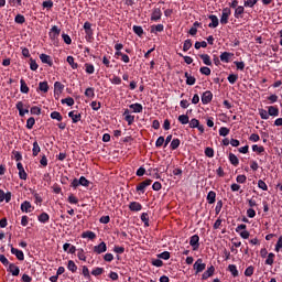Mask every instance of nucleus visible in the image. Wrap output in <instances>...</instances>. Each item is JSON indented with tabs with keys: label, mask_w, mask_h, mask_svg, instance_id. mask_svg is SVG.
<instances>
[{
	"label": "nucleus",
	"mask_w": 282,
	"mask_h": 282,
	"mask_svg": "<svg viewBox=\"0 0 282 282\" xmlns=\"http://www.w3.org/2000/svg\"><path fill=\"white\" fill-rule=\"evenodd\" d=\"M230 14H232V11H230V8L223 9L220 23L221 25H227L228 20L230 19Z\"/></svg>",
	"instance_id": "f257e3e1"
},
{
	"label": "nucleus",
	"mask_w": 282,
	"mask_h": 282,
	"mask_svg": "<svg viewBox=\"0 0 282 282\" xmlns=\"http://www.w3.org/2000/svg\"><path fill=\"white\" fill-rule=\"evenodd\" d=\"M194 270L196 274H199V272H204V270H206V263H204V260H196V262L194 263Z\"/></svg>",
	"instance_id": "f03ea898"
},
{
	"label": "nucleus",
	"mask_w": 282,
	"mask_h": 282,
	"mask_svg": "<svg viewBox=\"0 0 282 282\" xmlns=\"http://www.w3.org/2000/svg\"><path fill=\"white\" fill-rule=\"evenodd\" d=\"M58 36H61V29H58L56 25L52 26L50 39H52V41H58Z\"/></svg>",
	"instance_id": "7ed1b4c3"
},
{
	"label": "nucleus",
	"mask_w": 282,
	"mask_h": 282,
	"mask_svg": "<svg viewBox=\"0 0 282 282\" xmlns=\"http://www.w3.org/2000/svg\"><path fill=\"white\" fill-rule=\"evenodd\" d=\"M153 183L152 180L148 178L143 182H141L138 186H137V192L138 193H144V189L147 188V186H151V184Z\"/></svg>",
	"instance_id": "20e7f679"
},
{
	"label": "nucleus",
	"mask_w": 282,
	"mask_h": 282,
	"mask_svg": "<svg viewBox=\"0 0 282 282\" xmlns=\"http://www.w3.org/2000/svg\"><path fill=\"white\" fill-rule=\"evenodd\" d=\"M189 246H192L193 250H199V236L194 235L189 239Z\"/></svg>",
	"instance_id": "39448f33"
},
{
	"label": "nucleus",
	"mask_w": 282,
	"mask_h": 282,
	"mask_svg": "<svg viewBox=\"0 0 282 282\" xmlns=\"http://www.w3.org/2000/svg\"><path fill=\"white\" fill-rule=\"evenodd\" d=\"M11 254H14L18 259V261H24L25 260V254L23 253V251L14 248L11 246Z\"/></svg>",
	"instance_id": "423d86ee"
},
{
	"label": "nucleus",
	"mask_w": 282,
	"mask_h": 282,
	"mask_svg": "<svg viewBox=\"0 0 282 282\" xmlns=\"http://www.w3.org/2000/svg\"><path fill=\"white\" fill-rule=\"evenodd\" d=\"M12 199V193L4 192L3 189H0V202H6L7 204H10V200Z\"/></svg>",
	"instance_id": "0eeeda50"
},
{
	"label": "nucleus",
	"mask_w": 282,
	"mask_h": 282,
	"mask_svg": "<svg viewBox=\"0 0 282 282\" xmlns=\"http://www.w3.org/2000/svg\"><path fill=\"white\" fill-rule=\"evenodd\" d=\"M94 252L96 254H102V252H107V243L100 242L98 246H95Z\"/></svg>",
	"instance_id": "6e6552de"
},
{
	"label": "nucleus",
	"mask_w": 282,
	"mask_h": 282,
	"mask_svg": "<svg viewBox=\"0 0 282 282\" xmlns=\"http://www.w3.org/2000/svg\"><path fill=\"white\" fill-rule=\"evenodd\" d=\"M8 272L12 274V276H19L21 269L14 263H10L8 268Z\"/></svg>",
	"instance_id": "1a4fd4ad"
},
{
	"label": "nucleus",
	"mask_w": 282,
	"mask_h": 282,
	"mask_svg": "<svg viewBox=\"0 0 282 282\" xmlns=\"http://www.w3.org/2000/svg\"><path fill=\"white\" fill-rule=\"evenodd\" d=\"M64 89H65V85H63L61 82H55V84H54L55 96H61V94H63Z\"/></svg>",
	"instance_id": "9d476101"
},
{
	"label": "nucleus",
	"mask_w": 282,
	"mask_h": 282,
	"mask_svg": "<svg viewBox=\"0 0 282 282\" xmlns=\"http://www.w3.org/2000/svg\"><path fill=\"white\" fill-rule=\"evenodd\" d=\"M213 100V93L210 90H207L202 96V102L203 105H208Z\"/></svg>",
	"instance_id": "9b49d317"
},
{
	"label": "nucleus",
	"mask_w": 282,
	"mask_h": 282,
	"mask_svg": "<svg viewBox=\"0 0 282 282\" xmlns=\"http://www.w3.org/2000/svg\"><path fill=\"white\" fill-rule=\"evenodd\" d=\"M21 210L22 213H32V210H34V207H32V204L30 202L25 200L21 204Z\"/></svg>",
	"instance_id": "f8f14e48"
},
{
	"label": "nucleus",
	"mask_w": 282,
	"mask_h": 282,
	"mask_svg": "<svg viewBox=\"0 0 282 282\" xmlns=\"http://www.w3.org/2000/svg\"><path fill=\"white\" fill-rule=\"evenodd\" d=\"M162 19V10L156 8L153 10L151 21H160Z\"/></svg>",
	"instance_id": "ddd939ff"
},
{
	"label": "nucleus",
	"mask_w": 282,
	"mask_h": 282,
	"mask_svg": "<svg viewBox=\"0 0 282 282\" xmlns=\"http://www.w3.org/2000/svg\"><path fill=\"white\" fill-rule=\"evenodd\" d=\"M215 274V267H209L202 275L203 281H206V279H210Z\"/></svg>",
	"instance_id": "4468645a"
},
{
	"label": "nucleus",
	"mask_w": 282,
	"mask_h": 282,
	"mask_svg": "<svg viewBox=\"0 0 282 282\" xmlns=\"http://www.w3.org/2000/svg\"><path fill=\"white\" fill-rule=\"evenodd\" d=\"M129 208L133 213H139V210H142V204H140L138 202H132V203H130Z\"/></svg>",
	"instance_id": "2eb2a0df"
},
{
	"label": "nucleus",
	"mask_w": 282,
	"mask_h": 282,
	"mask_svg": "<svg viewBox=\"0 0 282 282\" xmlns=\"http://www.w3.org/2000/svg\"><path fill=\"white\" fill-rule=\"evenodd\" d=\"M230 58H232V53L224 52V53H221V55H220V61H221L223 63H230Z\"/></svg>",
	"instance_id": "dca6fc26"
},
{
	"label": "nucleus",
	"mask_w": 282,
	"mask_h": 282,
	"mask_svg": "<svg viewBox=\"0 0 282 282\" xmlns=\"http://www.w3.org/2000/svg\"><path fill=\"white\" fill-rule=\"evenodd\" d=\"M20 91L22 94H30V87H28V84L25 83V79L20 80Z\"/></svg>",
	"instance_id": "f3484780"
},
{
	"label": "nucleus",
	"mask_w": 282,
	"mask_h": 282,
	"mask_svg": "<svg viewBox=\"0 0 282 282\" xmlns=\"http://www.w3.org/2000/svg\"><path fill=\"white\" fill-rule=\"evenodd\" d=\"M208 18L212 20V23L208 24V28H217V25H219V19L217 15L212 14Z\"/></svg>",
	"instance_id": "a211bd4d"
},
{
	"label": "nucleus",
	"mask_w": 282,
	"mask_h": 282,
	"mask_svg": "<svg viewBox=\"0 0 282 282\" xmlns=\"http://www.w3.org/2000/svg\"><path fill=\"white\" fill-rule=\"evenodd\" d=\"M216 199H217V193H215L214 191H210L207 195L208 204H215Z\"/></svg>",
	"instance_id": "6ab92c4d"
},
{
	"label": "nucleus",
	"mask_w": 282,
	"mask_h": 282,
	"mask_svg": "<svg viewBox=\"0 0 282 282\" xmlns=\"http://www.w3.org/2000/svg\"><path fill=\"white\" fill-rule=\"evenodd\" d=\"M130 109L133 110V113H142V104H132L130 105Z\"/></svg>",
	"instance_id": "aec40b11"
},
{
	"label": "nucleus",
	"mask_w": 282,
	"mask_h": 282,
	"mask_svg": "<svg viewBox=\"0 0 282 282\" xmlns=\"http://www.w3.org/2000/svg\"><path fill=\"white\" fill-rule=\"evenodd\" d=\"M39 153H41V145H39V142L35 141L33 143V149H32V155L33 158H36V155H39Z\"/></svg>",
	"instance_id": "412c9836"
},
{
	"label": "nucleus",
	"mask_w": 282,
	"mask_h": 282,
	"mask_svg": "<svg viewBox=\"0 0 282 282\" xmlns=\"http://www.w3.org/2000/svg\"><path fill=\"white\" fill-rule=\"evenodd\" d=\"M17 109H18L20 116H25V113H30V110H28V109L23 110V101H19L17 104Z\"/></svg>",
	"instance_id": "4be33fe9"
},
{
	"label": "nucleus",
	"mask_w": 282,
	"mask_h": 282,
	"mask_svg": "<svg viewBox=\"0 0 282 282\" xmlns=\"http://www.w3.org/2000/svg\"><path fill=\"white\" fill-rule=\"evenodd\" d=\"M39 89H40V91L47 94V91H50V85L47 84V82H41L39 84Z\"/></svg>",
	"instance_id": "5701e85b"
},
{
	"label": "nucleus",
	"mask_w": 282,
	"mask_h": 282,
	"mask_svg": "<svg viewBox=\"0 0 282 282\" xmlns=\"http://www.w3.org/2000/svg\"><path fill=\"white\" fill-rule=\"evenodd\" d=\"M268 112L269 116H273L274 118H276V116H279V108H276L275 106H269Z\"/></svg>",
	"instance_id": "b1692460"
},
{
	"label": "nucleus",
	"mask_w": 282,
	"mask_h": 282,
	"mask_svg": "<svg viewBox=\"0 0 282 282\" xmlns=\"http://www.w3.org/2000/svg\"><path fill=\"white\" fill-rule=\"evenodd\" d=\"M39 221L41 224H47V221H50V215L47 213H42L39 217H37Z\"/></svg>",
	"instance_id": "393cba45"
},
{
	"label": "nucleus",
	"mask_w": 282,
	"mask_h": 282,
	"mask_svg": "<svg viewBox=\"0 0 282 282\" xmlns=\"http://www.w3.org/2000/svg\"><path fill=\"white\" fill-rule=\"evenodd\" d=\"M68 117L72 118L73 122H80V113H76L75 111L68 112Z\"/></svg>",
	"instance_id": "a878e982"
},
{
	"label": "nucleus",
	"mask_w": 282,
	"mask_h": 282,
	"mask_svg": "<svg viewBox=\"0 0 282 282\" xmlns=\"http://www.w3.org/2000/svg\"><path fill=\"white\" fill-rule=\"evenodd\" d=\"M229 162L234 166H239V158H237V155H235L232 153H229Z\"/></svg>",
	"instance_id": "bb28decb"
},
{
	"label": "nucleus",
	"mask_w": 282,
	"mask_h": 282,
	"mask_svg": "<svg viewBox=\"0 0 282 282\" xmlns=\"http://www.w3.org/2000/svg\"><path fill=\"white\" fill-rule=\"evenodd\" d=\"M40 59L42 63H45L46 65H52V58L47 54H41Z\"/></svg>",
	"instance_id": "cd10ccee"
},
{
	"label": "nucleus",
	"mask_w": 282,
	"mask_h": 282,
	"mask_svg": "<svg viewBox=\"0 0 282 282\" xmlns=\"http://www.w3.org/2000/svg\"><path fill=\"white\" fill-rule=\"evenodd\" d=\"M200 58H202L204 65H208V66L213 65V62L210 61V55L202 54Z\"/></svg>",
	"instance_id": "c85d7f7f"
},
{
	"label": "nucleus",
	"mask_w": 282,
	"mask_h": 282,
	"mask_svg": "<svg viewBox=\"0 0 282 282\" xmlns=\"http://www.w3.org/2000/svg\"><path fill=\"white\" fill-rule=\"evenodd\" d=\"M51 118H52V120H57V122L63 121V115H61V112H58V111H53L51 113Z\"/></svg>",
	"instance_id": "c756f323"
},
{
	"label": "nucleus",
	"mask_w": 282,
	"mask_h": 282,
	"mask_svg": "<svg viewBox=\"0 0 282 282\" xmlns=\"http://www.w3.org/2000/svg\"><path fill=\"white\" fill-rule=\"evenodd\" d=\"M82 237L83 239H96V234L94 231H85Z\"/></svg>",
	"instance_id": "7c9ffc66"
},
{
	"label": "nucleus",
	"mask_w": 282,
	"mask_h": 282,
	"mask_svg": "<svg viewBox=\"0 0 282 282\" xmlns=\"http://www.w3.org/2000/svg\"><path fill=\"white\" fill-rule=\"evenodd\" d=\"M228 270L229 272H231L232 276H239V271L237 270V265L229 264Z\"/></svg>",
	"instance_id": "2f4dec72"
},
{
	"label": "nucleus",
	"mask_w": 282,
	"mask_h": 282,
	"mask_svg": "<svg viewBox=\"0 0 282 282\" xmlns=\"http://www.w3.org/2000/svg\"><path fill=\"white\" fill-rule=\"evenodd\" d=\"M67 269L70 272H76V270H78V267L76 265V262H74L73 260H69L67 264Z\"/></svg>",
	"instance_id": "473e14b6"
},
{
	"label": "nucleus",
	"mask_w": 282,
	"mask_h": 282,
	"mask_svg": "<svg viewBox=\"0 0 282 282\" xmlns=\"http://www.w3.org/2000/svg\"><path fill=\"white\" fill-rule=\"evenodd\" d=\"M66 61L70 65L72 69H78V64L74 62V56H68Z\"/></svg>",
	"instance_id": "72a5a7b5"
},
{
	"label": "nucleus",
	"mask_w": 282,
	"mask_h": 282,
	"mask_svg": "<svg viewBox=\"0 0 282 282\" xmlns=\"http://www.w3.org/2000/svg\"><path fill=\"white\" fill-rule=\"evenodd\" d=\"M227 80L230 83V85H235V83H237V80H239V75L230 74L227 77Z\"/></svg>",
	"instance_id": "f704fd0d"
},
{
	"label": "nucleus",
	"mask_w": 282,
	"mask_h": 282,
	"mask_svg": "<svg viewBox=\"0 0 282 282\" xmlns=\"http://www.w3.org/2000/svg\"><path fill=\"white\" fill-rule=\"evenodd\" d=\"M85 96L87 98H94L96 96V93L93 87H89L85 90Z\"/></svg>",
	"instance_id": "c9c22d12"
},
{
	"label": "nucleus",
	"mask_w": 282,
	"mask_h": 282,
	"mask_svg": "<svg viewBox=\"0 0 282 282\" xmlns=\"http://www.w3.org/2000/svg\"><path fill=\"white\" fill-rule=\"evenodd\" d=\"M62 105H67L68 107H74V98L68 97V98L62 99Z\"/></svg>",
	"instance_id": "e433bc0d"
},
{
	"label": "nucleus",
	"mask_w": 282,
	"mask_h": 282,
	"mask_svg": "<svg viewBox=\"0 0 282 282\" xmlns=\"http://www.w3.org/2000/svg\"><path fill=\"white\" fill-rule=\"evenodd\" d=\"M34 124H36V120L34 119V117H30L26 120V129H32Z\"/></svg>",
	"instance_id": "4c0bfd02"
},
{
	"label": "nucleus",
	"mask_w": 282,
	"mask_h": 282,
	"mask_svg": "<svg viewBox=\"0 0 282 282\" xmlns=\"http://www.w3.org/2000/svg\"><path fill=\"white\" fill-rule=\"evenodd\" d=\"M259 0H245V8H254Z\"/></svg>",
	"instance_id": "58836bf2"
},
{
	"label": "nucleus",
	"mask_w": 282,
	"mask_h": 282,
	"mask_svg": "<svg viewBox=\"0 0 282 282\" xmlns=\"http://www.w3.org/2000/svg\"><path fill=\"white\" fill-rule=\"evenodd\" d=\"M178 122H181V124H188L189 119H188L187 115L178 116Z\"/></svg>",
	"instance_id": "ea45409f"
},
{
	"label": "nucleus",
	"mask_w": 282,
	"mask_h": 282,
	"mask_svg": "<svg viewBox=\"0 0 282 282\" xmlns=\"http://www.w3.org/2000/svg\"><path fill=\"white\" fill-rule=\"evenodd\" d=\"M85 67H86V74H94V72H96L94 64L86 63Z\"/></svg>",
	"instance_id": "a19ab883"
},
{
	"label": "nucleus",
	"mask_w": 282,
	"mask_h": 282,
	"mask_svg": "<svg viewBox=\"0 0 282 282\" xmlns=\"http://www.w3.org/2000/svg\"><path fill=\"white\" fill-rule=\"evenodd\" d=\"M134 34L139 35V36H142V34H144V30L142 29V26H138V25H134L132 28Z\"/></svg>",
	"instance_id": "79ce46f5"
},
{
	"label": "nucleus",
	"mask_w": 282,
	"mask_h": 282,
	"mask_svg": "<svg viewBox=\"0 0 282 282\" xmlns=\"http://www.w3.org/2000/svg\"><path fill=\"white\" fill-rule=\"evenodd\" d=\"M274 264V253H269L265 260V265H273Z\"/></svg>",
	"instance_id": "37998d69"
},
{
	"label": "nucleus",
	"mask_w": 282,
	"mask_h": 282,
	"mask_svg": "<svg viewBox=\"0 0 282 282\" xmlns=\"http://www.w3.org/2000/svg\"><path fill=\"white\" fill-rule=\"evenodd\" d=\"M243 12H245L243 7H241V6L237 7L235 10V18L239 19V17H241V14H243Z\"/></svg>",
	"instance_id": "c03bdc74"
},
{
	"label": "nucleus",
	"mask_w": 282,
	"mask_h": 282,
	"mask_svg": "<svg viewBox=\"0 0 282 282\" xmlns=\"http://www.w3.org/2000/svg\"><path fill=\"white\" fill-rule=\"evenodd\" d=\"M259 113L262 120H268L270 118V113L265 109H260Z\"/></svg>",
	"instance_id": "a18cd8bd"
},
{
	"label": "nucleus",
	"mask_w": 282,
	"mask_h": 282,
	"mask_svg": "<svg viewBox=\"0 0 282 282\" xmlns=\"http://www.w3.org/2000/svg\"><path fill=\"white\" fill-rule=\"evenodd\" d=\"M193 47V42L191 40H186L183 45V52H188Z\"/></svg>",
	"instance_id": "49530a36"
},
{
	"label": "nucleus",
	"mask_w": 282,
	"mask_h": 282,
	"mask_svg": "<svg viewBox=\"0 0 282 282\" xmlns=\"http://www.w3.org/2000/svg\"><path fill=\"white\" fill-rule=\"evenodd\" d=\"M228 133H230V129H228L226 127H221L219 129V135H221L223 138H226V135H228Z\"/></svg>",
	"instance_id": "de8ad7c7"
},
{
	"label": "nucleus",
	"mask_w": 282,
	"mask_h": 282,
	"mask_svg": "<svg viewBox=\"0 0 282 282\" xmlns=\"http://www.w3.org/2000/svg\"><path fill=\"white\" fill-rule=\"evenodd\" d=\"M102 272H105V269L102 268H96L91 271L93 276H100V274H102Z\"/></svg>",
	"instance_id": "09e8293b"
},
{
	"label": "nucleus",
	"mask_w": 282,
	"mask_h": 282,
	"mask_svg": "<svg viewBox=\"0 0 282 282\" xmlns=\"http://www.w3.org/2000/svg\"><path fill=\"white\" fill-rule=\"evenodd\" d=\"M205 155L207 158H215V150H213V148H206L205 149Z\"/></svg>",
	"instance_id": "8fccbe9b"
},
{
	"label": "nucleus",
	"mask_w": 282,
	"mask_h": 282,
	"mask_svg": "<svg viewBox=\"0 0 282 282\" xmlns=\"http://www.w3.org/2000/svg\"><path fill=\"white\" fill-rule=\"evenodd\" d=\"M82 274L85 276V279H91V274H89V268H87V265L83 267Z\"/></svg>",
	"instance_id": "3c124183"
},
{
	"label": "nucleus",
	"mask_w": 282,
	"mask_h": 282,
	"mask_svg": "<svg viewBox=\"0 0 282 282\" xmlns=\"http://www.w3.org/2000/svg\"><path fill=\"white\" fill-rule=\"evenodd\" d=\"M252 151H254L256 153H263V151H265V148H263V145H252Z\"/></svg>",
	"instance_id": "603ef678"
},
{
	"label": "nucleus",
	"mask_w": 282,
	"mask_h": 282,
	"mask_svg": "<svg viewBox=\"0 0 282 282\" xmlns=\"http://www.w3.org/2000/svg\"><path fill=\"white\" fill-rule=\"evenodd\" d=\"M254 274V267L250 265L245 271V276H252Z\"/></svg>",
	"instance_id": "864d4df0"
},
{
	"label": "nucleus",
	"mask_w": 282,
	"mask_h": 282,
	"mask_svg": "<svg viewBox=\"0 0 282 282\" xmlns=\"http://www.w3.org/2000/svg\"><path fill=\"white\" fill-rule=\"evenodd\" d=\"M247 180H248V177H246V175H238V176L236 177V182H237L238 184H246Z\"/></svg>",
	"instance_id": "5fc2aeb1"
},
{
	"label": "nucleus",
	"mask_w": 282,
	"mask_h": 282,
	"mask_svg": "<svg viewBox=\"0 0 282 282\" xmlns=\"http://www.w3.org/2000/svg\"><path fill=\"white\" fill-rule=\"evenodd\" d=\"M178 148H180V139H174L171 142V149H172V151H175V149H178Z\"/></svg>",
	"instance_id": "6e6d98bb"
},
{
	"label": "nucleus",
	"mask_w": 282,
	"mask_h": 282,
	"mask_svg": "<svg viewBox=\"0 0 282 282\" xmlns=\"http://www.w3.org/2000/svg\"><path fill=\"white\" fill-rule=\"evenodd\" d=\"M84 30H85V32H86V34H93V32H91V23H89V22H85L84 23Z\"/></svg>",
	"instance_id": "4d7b16f0"
},
{
	"label": "nucleus",
	"mask_w": 282,
	"mask_h": 282,
	"mask_svg": "<svg viewBox=\"0 0 282 282\" xmlns=\"http://www.w3.org/2000/svg\"><path fill=\"white\" fill-rule=\"evenodd\" d=\"M258 188H261V191H268V184H265V182H263V180H259Z\"/></svg>",
	"instance_id": "13d9d810"
},
{
	"label": "nucleus",
	"mask_w": 282,
	"mask_h": 282,
	"mask_svg": "<svg viewBox=\"0 0 282 282\" xmlns=\"http://www.w3.org/2000/svg\"><path fill=\"white\" fill-rule=\"evenodd\" d=\"M189 127H191V129H197V127H199V120H197V119H192V120L189 121Z\"/></svg>",
	"instance_id": "bf43d9fd"
},
{
	"label": "nucleus",
	"mask_w": 282,
	"mask_h": 282,
	"mask_svg": "<svg viewBox=\"0 0 282 282\" xmlns=\"http://www.w3.org/2000/svg\"><path fill=\"white\" fill-rule=\"evenodd\" d=\"M199 72L204 76H210V69L208 67H206V66L200 67Z\"/></svg>",
	"instance_id": "052dcab7"
},
{
	"label": "nucleus",
	"mask_w": 282,
	"mask_h": 282,
	"mask_svg": "<svg viewBox=\"0 0 282 282\" xmlns=\"http://www.w3.org/2000/svg\"><path fill=\"white\" fill-rule=\"evenodd\" d=\"M124 120H126V122H128L129 126H131V123L134 122V120H135V116L128 115L124 117Z\"/></svg>",
	"instance_id": "680f3d73"
},
{
	"label": "nucleus",
	"mask_w": 282,
	"mask_h": 282,
	"mask_svg": "<svg viewBox=\"0 0 282 282\" xmlns=\"http://www.w3.org/2000/svg\"><path fill=\"white\" fill-rule=\"evenodd\" d=\"M200 47H208V43H206V41L196 42L195 43V50H199Z\"/></svg>",
	"instance_id": "e2e57ef3"
},
{
	"label": "nucleus",
	"mask_w": 282,
	"mask_h": 282,
	"mask_svg": "<svg viewBox=\"0 0 282 282\" xmlns=\"http://www.w3.org/2000/svg\"><path fill=\"white\" fill-rule=\"evenodd\" d=\"M282 250V236L278 239L275 245V252H280Z\"/></svg>",
	"instance_id": "0e129e2a"
},
{
	"label": "nucleus",
	"mask_w": 282,
	"mask_h": 282,
	"mask_svg": "<svg viewBox=\"0 0 282 282\" xmlns=\"http://www.w3.org/2000/svg\"><path fill=\"white\" fill-rule=\"evenodd\" d=\"M141 220L144 223V226H149V214L143 213L141 215Z\"/></svg>",
	"instance_id": "69168bd1"
},
{
	"label": "nucleus",
	"mask_w": 282,
	"mask_h": 282,
	"mask_svg": "<svg viewBox=\"0 0 282 282\" xmlns=\"http://www.w3.org/2000/svg\"><path fill=\"white\" fill-rule=\"evenodd\" d=\"M79 186H89V181L85 178V176H80Z\"/></svg>",
	"instance_id": "338daca9"
},
{
	"label": "nucleus",
	"mask_w": 282,
	"mask_h": 282,
	"mask_svg": "<svg viewBox=\"0 0 282 282\" xmlns=\"http://www.w3.org/2000/svg\"><path fill=\"white\" fill-rule=\"evenodd\" d=\"M24 21H25V17L21 14L15 15V23L23 24Z\"/></svg>",
	"instance_id": "774afa93"
}]
</instances>
